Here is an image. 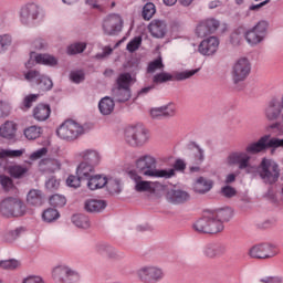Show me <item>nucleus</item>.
I'll use <instances>...</instances> for the list:
<instances>
[{
	"label": "nucleus",
	"mask_w": 283,
	"mask_h": 283,
	"mask_svg": "<svg viewBox=\"0 0 283 283\" xmlns=\"http://www.w3.org/2000/svg\"><path fill=\"white\" fill-rule=\"evenodd\" d=\"M218 48H220V40L216 36H210L200 42L198 52L203 56H213L218 52Z\"/></svg>",
	"instance_id": "nucleus-18"
},
{
	"label": "nucleus",
	"mask_w": 283,
	"mask_h": 283,
	"mask_svg": "<svg viewBox=\"0 0 283 283\" xmlns=\"http://www.w3.org/2000/svg\"><path fill=\"white\" fill-rule=\"evenodd\" d=\"M52 277L57 283H77L81 280L78 272L66 265L55 266L52 271Z\"/></svg>",
	"instance_id": "nucleus-10"
},
{
	"label": "nucleus",
	"mask_w": 283,
	"mask_h": 283,
	"mask_svg": "<svg viewBox=\"0 0 283 283\" xmlns=\"http://www.w3.org/2000/svg\"><path fill=\"white\" fill-rule=\"evenodd\" d=\"M17 134V124L14 122H6L0 127V136L2 138H7L8 140H12Z\"/></svg>",
	"instance_id": "nucleus-33"
},
{
	"label": "nucleus",
	"mask_w": 283,
	"mask_h": 283,
	"mask_svg": "<svg viewBox=\"0 0 283 283\" xmlns=\"http://www.w3.org/2000/svg\"><path fill=\"white\" fill-rule=\"evenodd\" d=\"M78 158L82 159V163H87V165H93L97 167L101 163V155L94 149H86L77 154Z\"/></svg>",
	"instance_id": "nucleus-23"
},
{
	"label": "nucleus",
	"mask_w": 283,
	"mask_h": 283,
	"mask_svg": "<svg viewBox=\"0 0 283 283\" xmlns=\"http://www.w3.org/2000/svg\"><path fill=\"white\" fill-rule=\"evenodd\" d=\"M154 14H156V4L153 2H147L142 11V17L145 21H151L154 19Z\"/></svg>",
	"instance_id": "nucleus-39"
},
{
	"label": "nucleus",
	"mask_w": 283,
	"mask_h": 283,
	"mask_svg": "<svg viewBox=\"0 0 283 283\" xmlns=\"http://www.w3.org/2000/svg\"><path fill=\"white\" fill-rule=\"evenodd\" d=\"M261 283H283V279L281 276H266L260 280Z\"/></svg>",
	"instance_id": "nucleus-63"
},
{
	"label": "nucleus",
	"mask_w": 283,
	"mask_h": 283,
	"mask_svg": "<svg viewBox=\"0 0 283 283\" xmlns=\"http://www.w3.org/2000/svg\"><path fill=\"white\" fill-rule=\"evenodd\" d=\"M39 167L43 174H54L61 169V164L56 159L45 158L40 160Z\"/></svg>",
	"instance_id": "nucleus-27"
},
{
	"label": "nucleus",
	"mask_w": 283,
	"mask_h": 283,
	"mask_svg": "<svg viewBox=\"0 0 283 283\" xmlns=\"http://www.w3.org/2000/svg\"><path fill=\"white\" fill-rule=\"evenodd\" d=\"M157 165L158 161L156 160V157L151 155L140 156L136 160V167L139 174L147 178H165L166 180H169V178H174V176H176L174 169H158Z\"/></svg>",
	"instance_id": "nucleus-1"
},
{
	"label": "nucleus",
	"mask_w": 283,
	"mask_h": 283,
	"mask_svg": "<svg viewBox=\"0 0 283 283\" xmlns=\"http://www.w3.org/2000/svg\"><path fill=\"white\" fill-rule=\"evenodd\" d=\"M102 28L104 34L114 36L123 30V18L118 13H111L104 19Z\"/></svg>",
	"instance_id": "nucleus-14"
},
{
	"label": "nucleus",
	"mask_w": 283,
	"mask_h": 283,
	"mask_svg": "<svg viewBox=\"0 0 283 283\" xmlns=\"http://www.w3.org/2000/svg\"><path fill=\"white\" fill-rule=\"evenodd\" d=\"M255 156V154H251L249 151H233L230 153L227 157L228 165H238L239 169H249L251 167V156Z\"/></svg>",
	"instance_id": "nucleus-16"
},
{
	"label": "nucleus",
	"mask_w": 283,
	"mask_h": 283,
	"mask_svg": "<svg viewBox=\"0 0 283 283\" xmlns=\"http://www.w3.org/2000/svg\"><path fill=\"white\" fill-rule=\"evenodd\" d=\"M132 81V73H120L116 80V85L117 87L130 90Z\"/></svg>",
	"instance_id": "nucleus-37"
},
{
	"label": "nucleus",
	"mask_w": 283,
	"mask_h": 283,
	"mask_svg": "<svg viewBox=\"0 0 283 283\" xmlns=\"http://www.w3.org/2000/svg\"><path fill=\"white\" fill-rule=\"evenodd\" d=\"M148 32L154 39H165L167 35V22L165 20L154 19L148 24Z\"/></svg>",
	"instance_id": "nucleus-19"
},
{
	"label": "nucleus",
	"mask_w": 283,
	"mask_h": 283,
	"mask_svg": "<svg viewBox=\"0 0 283 283\" xmlns=\"http://www.w3.org/2000/svg\"><path fill=\"white\" fill-rule=\"evenodd\" d=\"M24 231L25 229L23 227L17 228L15 230H10L4 234L6 242H14V240H17V238H19Z\"/></svg>",
	"instance_id": "nucleus-48"
},
{
	"label": "nucleus",
	"mask_w": 283,
	"mask_h": 283,
	"mask_svg": "<svg viewBox=\"0 0 283 283\" xmlns=\"http://www.w3.org/2000/svg\"><path fill=\"white\" fill-rule=\"evenodd\" d=\"M164 111V118H169L176 116V105L169 104L167 106H161Z\"/></svg>",
	"instance_id": "nucleus-58"
},
{
	"label": "nucleus",
	"mask_w": 283,
	"mask_h": 283,
	"mask_svg": "<svg viewBox=\"0 0 283 283\" xmlns=\"http://www.w3.org/2000/svg\"><path fill=\"white\" fill-rule=\"evenodd\" d=\"M193 229L198 233H220L224 231V224L219 221L216 216L211 214L209 217H203L196 221Z\"/></svg>",
	"instance_id": "nucleus-9"
},
{
	"label": "nucleus",
	"mask_w": 283,
	"mask_h": 283,
	"mask_svg": "<svg viewBox=\"0 0 283 283\" xmlns=\"http://www.w3.org/2000/svg\"><path fill=\"white\" fill-rule=\"evenodd\" d=\"M280 148H283V139L264 135L258 142L249 144L245 151H248V154H261V151H266V149L275 151V149Z\"/></svg>",
	"instance_id": "nucleus-4"
},
{
	"label": "nucleus",
	"mask_w": 283,
	"mask_h": 283,
	"mask_svg": "<svg viewBox=\"0 0 283 283\" xmlns=\"http://www.w3.org/2000/svg\"><path fill=\"white\" fill-rule=\"evenodd\" d=\"M12 45V36L10 34L0 35V54H3Z\"/></svg>",
	"instance_id": "nucleus-50"
},
{
	"label": "nucleus",
	"mask_w": 283,
	"mask_h": 283,
	"mask_svg": "<svg viewBox=\"0 0 283 283\" xmlns=\"http://www.w3.org/2000/svg\"><path fill=\"white\" fill-rule=\"evenodd\" d=\"M222 195L226 198H233V196H235L237 191L235 188L231 187V186H226L221 189Z\"/></svg>",
	"instance_id": "nucleus-60"
},
{
	"label": "nucleus",
	"mask_w": 283,
	"mask_h": 283,
	"mask_svg": "<svg viewBox=\"0 0 283 283\" xmlns=\"http://www.w3.org/2000/svg\"><path fill=\"white\" fill-rule=\"evenodd\" d=\"M27 202L31 207H41L43 205V192L39 189H32L27 195Z\"/></svg>",
	"instance_id": "nucleus-32"
},
{
	"label": "nucleus",
	"mask_w": 283,
	"mask_h": 283,
	"mask_svg": "<svg viewBox=\"0 0 283 283\" xmlns=\"http://www.w3.org/2000/svg\"><path fill=\"white\" fill-rule=\"evenodd\" d=\"M39 92H50L54 87V82L46 75H41L36 84Z\"/></svg>",
	"instance_id": "nucleus-35"
},
{
	"label": "nucleus",
	"mask_w": 283,
	"mask_h": 283,
	"mask_svg": "<svg viewBox=\"0 0 283 283\" xmlns=\"http://www.w3.org/2000/svg\"><path fill=\"white\" fill-rule=\"evenodd\" d=\"M36 101H39V94L27 95L21 103V109L28 112V109H30V107H32V104L36 103Z\"/></svg>",
	"instance_id": "nucleus-44"
},
{
	"label": "nucleus",
	"mask_w": 283,
	"mask_h": 283,
	"mask_svg": "<svg viewBox=\"0 0 283 283\" xmlns=\"http://www.w3.org/2000/svg\"><path fill=\"white\" fill-rule=\"evenodd\" d=\"M220 28V22L216 19H207L201 21L196 28V34L200 39L205 36H209V34H213L216 30Z\"/></svg>",
	"instance_id": "nucleus-17"
},
{
	"label": "nucleus",
	"mask_w": 283,
	"mask_h": 283,
	"mask_svg": "<svg viewBox=\"0 0 283 283\" xmlns=\"http://www.w3.org/2000/svg\"><path fill=\"white\" fill-rule=\"evenodd\" d=\"M41 76V72L36 70H29L27 73H24L25 81H28L29 83H35V85L36 83H39Z\"/></svg>",
	"instance_id": "nucleus-51"
},
{
	"label": "nucleus",
	"mask_w": 283,
	"mask_h": 283,
	"mask_svg": "<svg viewBox=\"0 0 283 283\" xmlns=\"http://www.w3.org/2000/svg\"><path fill=\"white\" fill-rule=\"evenodd\" d=\"M114 107H116V104L109 96L103 97L98 103V109L103 116H109L114 112Z\"/></svg>",
	"instance_id": "nucleus-30"
},
{
	"label": "nucleus",
	"mask_w": 283,
	"mask_h": 283,
	"mask_svg": "<svg viewBox=\"0 0 283 283\" xmlns=\"http://www.w3.org/2000/svg\"><path fill=\"white\" fill-rule=\"evenodd\" d=\"M164 67H165V64H163V59L158 57L148 64L147 71L149 73H153V72H156V70H163Z\"/></svg>",
	"instance_id": "nucleus-55"
},
{
	"label": "nucleus",
	"mask_w": 283,
	"mask_h": 283,
	"mask_svg": "<svg viewBox=\"0 0 283 283\" xmlns=\"http://www.w3.org/2000/svg\"><path fill=\"white\" fill-rule=\"evenodd\" d=\"M35 62L41 65H49L51 67H54V65H57L59 60L50 54H38L35 56Z\"/></svg>",
	"instance_id": "nucleus-36"
},
{
	"label": "nucleus",
	"mask_w": 283,
	"mask_h": 283,
	"mask_svg": "<svg viewBox=\"0 0 283 283\" xmlns=\"http://www.w3.org/2000/svg\"><path fill=\"white\" fill-rule=\"evenodd\" d=\"M81 182H83V179L78 175H71L66 179L67 187H72L73 189H78V187H81Z\"/></svg>",
	"instance_id": "nucleus-53"
},
{
	"label": "nucleus",
	"mask_w": 283,
	"mask_h": 283,
	"mask_svg": "<svg viewBox=\"0 0 283 283\" xmlns=\"http://www.w3.org/2000/svg\"><path fill=\"white\" fill-rule=\"evenodd\" d=\"M49 202L54 209H61V207L67 205V199L63 195H53L50 197Z\"/></svg>",
	"instance_id": "nucleus-41"
},
{
	"label": "nucleus",
	"mask_w": 283,
	"mask_h": 283,
	"mask_svg": "<svg viewBox=\"0 0 283 283\" xmlns=\"http://www.w3.org/2000/svg\"><path fill=\"white\" fill-rule=\"evenodd\" d=\"M135 189L136 191L143 192V191H151V182L149 181H143V179L140 181H138L135 185Z\"/></svg>",
	"instance_id": "nucleus-57"
},
{
	"label": "nucleus",
	"mask_w": 283,
	"mask_h": 283,
	"mask_svg": "<svg viewBox=\"0 0 283 283\" xmlns=\"http://www.w3.org/2000/svg\"><path fill=\"white\" fill-rule=\"evenodd\" d=\"M51 114L52 108L50 107V104H38L33 108V118L35 120H39L40 123H43V120H48Z\"/></svg>",
	"instance_id": "nucleus-25"
},
{
	"label": "nucleus",
	"mask_w": 283,
	"mask_h": 283,
	"mask_svg": "<svg viewBox=\"0 0 283 283\" xmlns=\"http://www.w3.org/2000/svg\"><path fill=\"white\" fill-rule=\"evenodd\" d=\"M70 78L73 83H83L85 81V73L83 71H73L70 74Z\"/></svg>",
	"instance_id": "nucleus-56"
},
{
	"label": "nucleus",
	"mask_w": 283,
	"mask_h": 283,
	"mask_svg": "<svg viewBox=\"0 0 283 283\" xmlns=\"http://www.w3.org/2000/svg\"><path fill=\"white\" fill-rule=\"evenodd\" d=\"M42 218L44 222H54V220H59V218H61V214L56 209L49 208L44 210Z\"/></svg>",
	"instance_id": "nucleus-43"
},
{
	"label": "nucleus",
	"mask_w": 283,
	"mask_h": 283,
	"mask_svg": "<svg viewBox=\"0 0 283 283\" xmlns=\"http://www.w3.org/2000/svg\"><path fill=\"white\" fill-rule=\"evenodd\" d=\"M112 96L117 103H127L132 98V88L115 86L112 90Z\"/></svg>",
	"instance_id": "nucleus-28"
},
{
	"label": "nucleus",
	"mask_w": 283,
	"mask_h": 283,
	"mask_svg": "<svg viewBox=\"0 0 283 283\" xmlns=\"http://www.w3.org/2000/svg\"><path fill=\"white\" fill-rule=\"evenodd\" d=\"M107 185V177L103 175H92L90 179L86 180V186L91 191H96V189H103Z\"/></svg>",
	"instance_id": "nucleus-26"
},
{
	"label": "nucleus",
	"mask_w": 283,
	"mask_h": 283,
	"mask_svg": "<svg viewBox=\"0 0 283 283\" xmlns=\"http://www.w3.org/2000/svg\"><path fill=\"white\" fill-rule=\"evenodd\" d=\"M251 74V62L247 57H240L232 65L231 76L234 85L238 83H243L245 78H249Z\"/></svg>",
	"instance_id": "nucleus-11"
},
{
	"label": "nucleus",
	"mask_w": 283,
	"mask_h": 283,
	"mask_svg": "<svg viewBox=\"0 0 283 283\" xmlns=\"http://www.w3.org/2000/svg\"><path fill=\"white\" fill-rule=\"evenodd\" d=\"M258 172L265 185H275L280 180V165L266 157L261 160Z\"/></svg>",
	"instance_id": "nucleus-3"
},
{
	"label": "nucleus",
	"mask_w": 283,
	"mask_h": 283,
	"mask_svg": "<svg viewBox=\"0 0 283 283\" xmlns=\"http://www.w3.org/2000/svg\"><path fill=\"white\" fill-rule=\"evenodd\" d=\"M0 213L4 218H21L25 216V203L14 197H8L0 202Z\"/></svg>",
	"instance_id": "nucleus-5"
},
{
	"label": "nucleus",
	"mask_w": 283,
	"mask_h": 283,
	"mask_svg": "<svg viewBox=\"0 0 283 283\" xmlns=\"http://www.w3.org/2000/svg\"><path fill=\"white\" fill-rule=\"evenodd\" d=\"M269 32V22L261 20L251 29H248L243 36L251 45V48H255V45H260L264 39H266V34Z\"/></svg>",
	"instance_id": "nucleus-6"
},
{
	"label": "nucleus",
	"mask_w": 283,
	"mask_h": 283,
	"mask_svg": "<svg viewBox=\"0 0 283 283\" xmlns=\"http://www.w3.org/2000/svg\"><path fill=\"white\" fill-rule=\"evenodd\" d=\"M191 146L197 150L195 153V165H202L205 163V149L200 147V145L196 144L195 142L191 144Z\"/></svg>",
	"instance_id": "nucleus-46"
},
{
	"label": "nucleus",
	"mask_w": 283,
	"mask_h": 283,
	"mask_svg": "<svg viewBox=\"0 0 283 283\" xmlns=\"http://www.w3.org/2000/svg\"><path fill=\"white\" fill-rule=\"evenodd\" d=\"M137 280L142 283H158L165 280V271L154 265H145L136 271Z\"/></svg>",
	"instance_id": "nucleus-8"
},
{
	"label": "nucleus",
	"mask_w": 283,
	"mask_h": 283,
	"mask_svg": "<svg viewBox=\"0 0 283 283\" xmlns=\"http://www.w3.org/2000/svg\"><path fill=\"white\" fill-rule=\"evenodd\" d=\"M227 253V245L222 243H209L203 249V255L211 260L216 258H222Z\"/></svg>",
	"instance_id": "nucleus-21"
},
{
	"label": "nucleus",
	"mask_w": 283,
	"mask_h": 283,
	"mask_svg": "<svg viewBox=\"0 0 283 283\" xmlns=\"http://www.w3.org/2000/svg\"><path fill=\"white\" fill-rule=\"evenodd\" d=\"M95 172L96 166L87 164L86 161L80 163V165L76 168V176H78L82 179V181H87Z\"/></svg>",
	"instance_id": "nucleus-24"
},
{
	"label": "nucleus",
	"mask_w": 283,
	"mask_h": 283,
	"mask_svg": "<svg viewBox=\"0 0 283 283\" xmlns=\"http://www.w3.org/2000/svg\"><path fill=\"white\" fill-rule=\"evenodd\" d=\"M125 140L130 147H143L149 140V133L143 126H130L125 129Z\"/></svg>",
	"instance_id": "nucleus-7"
},
{
	"label": "nucleus",
	"mask_w": 283,
	"mask_h": 283,
	"mask_svg": "<svg viewBox=\"0 0 283 283\" xmlns=\"http://www.w3.org/2000/svg\"><path fill=\"white\" fill-rule=\"evenodd\" d=\"M212 216H214L221 224H224V222H229V220L233 218V210H231V208H222L217 210Z\"/></svg>",
	"instance_id": "nucleus-34"
},
{
	"label": "nucleus",
	"mask_w": 283,
	"mask_h": 283,
	"mask_svg": "<svg viewBox=\"0 0 283 283\" xmlns=\"http://www.w3.org/2000/svg\"><path fill=\"white\" fill-rule=\"evenodd\" d=\"M86 48H87V44H85L83 42H77V43L71 44L67 48V54H71V55L81 54V53L85 52Z\"/></svg>",
	"instance_id": "nucleus-47"
},
{
	"label": "nucleus",
	"mask_w": 283,
	"mask_h": 283,
	"mask_svg": "<svg viewBox=\"0 0 283 283\" xmlns=\"http://www.w3.org/2000/svg\"><path fill=\"white\" fill-rule=\"evenodd\" d=\"M85 134V127L74 119H66L57 129L56 135L61 140L74 143Z\"/></svg>",
	"instance_id": "nucleus-2"
},
{
	"label": "nucleus",
	"mask_w": 283,
	"mask_h": 283,
	"mask_svg": "<svg viewBox=\"0 0 283 283\" xmlns=\"http://www.w3.org/2000/svg\"><path fill=\"white\" fill-rule=\"evenodd\" d=\"M213 189V181L199 177L193 186L196 193H207Z\"/></svg>",
	"instance_id": "nucleus-31"
},
{
	"label": "nucleus",
	"mask_w": 283,
	"mask_h": 283,
	"mask_svg": "<svg viewBox=\"0 0 283 283\" xmlns=\"http://www.w3.org/2000/svg\"><path fill=\"white\" fill-rule=\"evenodd\" d=\"M283 107L282 102L273 98L269 102V105L265 109V116L268 120H277L282 116Z\"/></svg>",
	"instance_id": "nucleus-22"
},
{
	"label": "nucleus",
	"mask_w": 283,
	"mask_h": 283,
	"mask_svg": "<svg viewBox=\"0 0 283 283\" xmlns=\"http://www.w3.org/2000/svg\"><path fill=\"white\" fill-rule=\"evenodd\" d=\"M142 43H143V38L137 36L127 43L126 50H128V52H136V50L140 48Z\"/></svg>",
	"instance_id": "nucleus-54"
},
{
	"label": "nucleus",
	"mask_w": 283,
	"mask_h": 283,
	"mask_svg": "<svg viewBox=\"0 0 283 283\" xmlns=\"http://www.w3.org/2000/svg\"><path fill=\"white\" fill-rule=\"evenodd\" d=\"M9 174L12 178H23L28 174V167L21 165L10 166Z\"/></svg>",
	"instance_id": "nucleus-42"
},
{
	"label": "nucleus",
	"mask_w": 283,
	"mask_h": 283,
	"mask_svg": "<svg viewBox=\"0 0 283 283\" xmlns=\"http://www.w3.org/2000/svg\"><path fill=\"white\" fill-rule=\"evenodd\" d=\"M166 198L172 205H185L191 200V195L185 190L171 189L167 192Z\"/></svg>",
	"instance_id": "nucleus-20"
},
{
	"label": "nucleus",
	"mask_w": 283,
	"mask_h": 283,
	"mask_svg": "<svg viewBox=\"0 0 283 283\" xmlns=\"http://www.w3.org/2000/svg\"><path fill=\"white\" fill-rule=\"evenodd\" d=\"M150 116H151V118H165L163 106L157 107V108H151L150 109Z\"/></svg>",
	"instance_id": "nucleus-62"
},
{
	"label": "nucleus",
	"mask_w": 283,
	"mask_h": 283,
	"mask_svg": "<svg viewBox=\"0 0 283 283\" xmlns=\"http://www.w3.org/2000/svg\"><path fill=\"white\" fill-rule=\"evenodd\" d=\"M19 261L14 259L0 261V269H4L6 271H14V269H19Z\"/></svg>",
	"instance_id": "nucleus-49"
},
{
	"label": "nucleus",
	"mask_w": 283,
	"mask_h": 283,
	"mask_svg": "<svg viewBox=\"0 0 283 283\" xmlns=\"http://www.w3.org/2000/svg\"><path fill=\"white\" fill-rule=\"evenodd\" d=\"M0 184L8 191L12 187V179L8 176H0Z\"/></svg>",
	"instance_id": "nucleus-61"
},
{
	"label": "nucleus",
	"mask_w": 283,
	"mask_h": 283,
	"mask_svg": "<svg viewBox=\"0 0 283 283\" xmlns=\"http://www.w3.org/2000/svg\"><path fill=\"white\" fill-rule=\"evenodd\" d=\"M96 251L102 255H107L108 258H116V250L112 245H108L107 243L97 244Z\"/></svg>",
	"instance_id": "nucleus-40"
},
{
	"label": "nucleus",
	"mask_w": 283,
	"mask_h": 283,
	"mask_svg": "<svg viewBox=\"0 0 283 283\" xmlns=\"http://www.w3.org/2000/svg\"><path fill=\"white\" fill-rule=\"evenodd\" d=\"M45 187L48 191H56L59 187H61V180L56 179V177L52 176L45 181Z\"/></svg>",
	"instance_id": "nucleus-52"
},
{
	"label": "nucleus",
	"mask_w": 283,
	"mask_h": 283,
	"mask_svg": "<svg viewBox=\"0 0 283 283\" xmlns=\"http://www.w3.org/2000/svg\"><path fill=\"white\" fill-rule=\"evenodd\" d=\"M24 136L28 140H36L41 136V127L31 126L24 129Z\"/></svg>",
	"instance_id": "nucleus-45"
},
{
	"label": "nucleus",
	"mask_w": 283,
	"mask_h": 283,
	"mask_svg": "<svg viewBox=\"0 0 283 283\" xmlns=\"http://www.w3.org/2000/svg\"><path fill=\"white\" fill-rule=\"evenodd\" d=\"M72 222L75 227H78V229H90V218L85 214H74Z\"/></svg>",
	"instance_id": "nucleus-38"
},
{
	"label": "nucleus",
	"mask_w": 283,
	"mask_h": 283,
	"mask_svg": "<svg viewBox=\"0 0 283 283\" xmlns=\"http://www.w3.org/2000/svg\"><path fill=\"white\" fill-rule=\"evenodd\" d=\"M107 207L105 200L88 199L85 201L84 209L88 213H101Z\"/></svg>",
	"instance_id": "nucleus-29"
},
{
	"label": "nucleus",
	"mask_w": 283,
	"mask_h": 283,
	"mask_svg": "<svg viewBox=\"0 0 283 283\" xmlns=\"http://www.w3.org/2000/svg\"><path fill=\"white\" fill-rule=\"evenodd\" d=\"M249 253L251 258H254L256 260H266L269 258H275V255H277L279 253V250L275 245L262 243L252 247Z\"/></svg>",
	"instance_id": "nucleus-15"
},
{
	"label": "nucleus",
	"mask_w": 283,
	"mask_h": 283,
	"mask_svg": "<svg viewBox=\"0 0 283 283\" xmlns=\"http://www.w3.org/2000/svg\"><path fill=\"white\" fill-rule=\"evenodd\" d=\"M197 72L198 69L179 72L175 75L167 72H160L153 76V83H155V85H163V83H169V81H187V78H191V76H193Z\"/></svg>",
	"instance_id": "nucleus-12"
},
{
	"label": "nucleus",
	"mask_w": 283,
	"mask_h": 283,
	"mask_svg": "<svg viewBox=\"0 0 283 283\" xmlns=\"http://www.w3.org/2000/svg\"><path fill=\"white\" fill-rule=\"evenodd\" d=\"M23 283H45L41 276H29L23 280Z\"/></svg>",
	"instance_id": "nucleus-64"
},
{
	"label": "nucleus",
	"mask_w": 283,
	"mask_h": 283,
	"mask_svg": "<svg viewBox=\"0 0 283 283\" xmlns=\"http://www.w3.org/2000/svg\"><path fill=\"white\" fill-rule=\"evenodd\" d=\"M41 17V8L36 3H27L20 9V22L22 25H34Z\"/></svg>",
	"instance_id": "nucleus-13"
},
{
	"label": "nucleus",
	"mask_w": 283,
	"mask_h": 283,
	"mask_svg": "<svg viewBox=\"0 0 283 283\" xmlns=\"http://www.w3.org/2000/svg\"><path fill=\"white\" fill-rule=\"evenodd\" d=\"M48 154V148L45 147H42L35 151H33L31 155H30V160H39V158H43V156H45Z\"/></svg>",
	"instance_id": "nucleus-59"
}]
</instances>
